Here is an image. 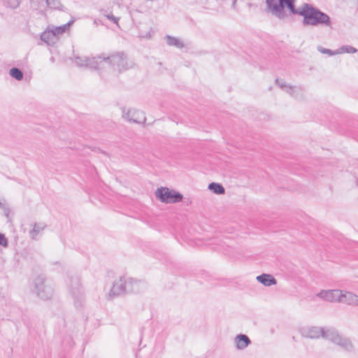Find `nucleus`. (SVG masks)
Instances as JSON below:
<instances>
[{"label":"nucleus","mask_w":358,"mask_h":358,"mask_svg":"<svg viewBox=\"0 0 358 358\" xmlns=\"http://www.w3.org/2000/svg\"><path fill=\"white\" fill-rule=\"evenodd\" d=\"M285 7L289 10L291 15L302 16L303 17V24L304 26L322 25L329 27L331 24L329 16L312 4L304 3L301 7L296 8L295 3H292Z\"/></svg>","instance_id":"f257e3e1"},{"label":"nucleus","mask_w":358,"mask_h":358,"mask_svg":"<svg viewBox=\"0 0 358 358\" xmlns=\"http://www.w3.org/2000/svg\"><path fill=\"white\" fill-rule=\"evenodd\" d=\"M68 290L73 299L74 306L77 309L82 308L85 303V293L78 274L69 273L66 281Z\"/></svg>","instance_id":"f03ea898"},{"label":"nucleus","mask_w":358,"mask_h":358,"mask_svg":"<svg viewBox=\"0 0 358 358\" xmlns=\"http://www.w3.org/2000/svg\"><path fill=\"white\" fill-rule=\"evenodd\" d=\"M97 59H101L100 64L105 62L112 66H117L119 71L128 69L127 56L124 52H117L109 56L102 54L97 57Z\"/></svg>","instance_id":"7ed1b4c3"},{"label":"nucleus","mask_w":358,"mask_h":358,"mask_svg":"<svg viewBox=\"0 0 358 358\" xmlns=\"http://www.w3.org/2000/svg\"><path fill=\"white\" fill-rule=\"evenodd\" d=\"M156 198L164 203H176L182 200L183 196L179 192L161 187L155 191Z\"/></svg>","instance_id":"20e7f679"},{"label":"nucleus","mask_w":358,"mask_h":358,"mask_svg":"<svg viewBox=\"0 0 358 358\" xmlns=\"http://www.w3.org/2000/svg\"><path fill=\"white\" fill-rule=\"evenodd\" d=\"M45 278L42 275L36 276L34 280V290L37 296L43 300L50 299L52 294V289L45 284Z\"/></svg>","instance_id":"39448f33"},{"label":"nucleus","mask_w":358,"mask_h":358,"mask_svg":"<svg viewBox=\"0 0 358 358\" xmlns=\"http://www.w3.org/2000/svg\"><path fill=\"white\" fill-rule=\"evenodd\" d=\"M123 117L134 123H144L146 118L143 111L136 109H129L123 113Z\"/></svg>","instance_id":"423d86ee"},{"label":"nucleus","mask_w":358,"mask_h":358,"mask_svg":"<svg viewBox=\"0 0 358 358\" xmlns=\"http://www.w3.org/2000/svg\"><path fill=\"white\" fill-rule=\"evenodd\" d=\"M324 330V328L318 327H303L300 329V333L303 337L317 339L322 337Z\"/></svg>","instance_id":"0eeeda50"},{"label":"nucleus","mask_w":358,"mask_h":358,"mask_svg":"<svg viewBox=\"0 0 358 358\" xmlns=\"http://www.w3.org/2000/svg\"><path fill=\"white\" fill-rule=\"evenodd\" d=\"M97 58L76 57V63L80 66H87L94 69H99L100 68V62H98Z\"/></svg>","instance_id":"6e6552de"},{"label":"nucleus","mask_w":358,"mask_h":358,"mask_svg":"<svg viewBox=\"0 0 358 358\" xmlns=\"http://www.w3.org/2000/svg\"><path fill=\"white\" fill-rule=\"evenodd\" d=\"M317 296L327 301H339L340 297V290L339 289H333V290H327V291H321Z\"/></svg>","instance_id":"1a4fd4ad"},{"label":"nucleus","mask_w":358,"mask_h":358,"mask_svg":"<svg viewBox=\"0 0 358 358\" xmlns=\"http://www.w3.org/2000/svg\"><path fill=\"white\" fill-rule=\"evenodd\" d=\"M339 302L345 303L351 306H357L358 296L350 292H346L343 294L342 291L340 290Z\"/></svg>","instance_id":"9d476101"},{"label":"nucleus","mask_w":358,"mask_h":358,"mask_svg":"<svg viewBox=\"0 0 358 358\" xmlns=\"http://www.w3.org/2000/svg\"><path fill=\"white\" fill-rule=\"evenodd\" d=\"M141 282L132 278H124L125 294L136 293L139 292Z\"/></svg>","instance_id":"9b49d317"},{"label":"nucleus","mask_w":358,"mask_h":358,"mask_svg":"<svg viewBox=\"0 0 358 358\" xmlns=\"http://www.w3.org/2000/svg\"><path fill=\"white\" fill-rule=\"evenodd\" d=\"M124 277H120L118 280H116L110 289V295L115 296L125 294V289L124 286Z\"/></svg>","instance_id":"f8f14e48"},{"label":"nucleus","mask_w":358,"mask_h":358,"mask_svg":"<svg viewBox=\"0 0 358 358\" xmlns=\"http://www.w3.org/2000/svg\"><path fill=\"white\" fill-rule=\"evenodd\" d=\"M234 343L238 350H244L251 344V341L247 335L241 334L235 337Z\"/></svg>","instance_id":"ddd939ff"},{"label":"nucleus","mask_w":358,"mask_h":358,"mask_svg":"<svg viewBox=\"0 0 358 358\" xmlns=\"http://www.w3.org/2000/svg\"><path fill=\"white\" fill-rule=\"evenodd\" d=\"M267 8L271 13L278 18L279 13L282 10V5L280 0H265Z\"/></svg>","instance_id":"4468645a"},{"label":"nucleus","mask_w":358,"mask_h":358,"mask_svg":"<svg viewBox=\"0 0 358 358\" xmlns=\"http://www.w3.org/2000/svg\"><path fill=\"white\" fill-rule=\"evenodd\" d=\"M257 280L266 287L277 284L276 279L271 274L262 273L257 277Z\"/></svg>","instance_id":"2eb2a0df"},{"label":"nucleus","mask_w":358,"mask_h":358,"mask_svg":"<svg viewBox=\"0 0 358 358\" xmlns=\"http://www.w3.org/2000/svg\"><path fill=\"white\" fill-rule=\"evenodd\" d=\"M341 337V335L339 334L338 331L334 329H330L327 330H324L322 338L330 341L331 342L336 344Z\"/></svg>","instance_id":"dca6fc26"},{"label":"nucleus","mask_w":358,"mask_h":358,"mask_svg":"<svg viewBox=\"0 0 358 358\" xmlns=\"http://www.w3.org/2000/svg\"><path fill=\"white\" fill-rule=\"evenodd\" d=\"M52 34V32L51 30L43 31L41 34V40L45 42L48 45H54L57 41V38H56L55 36Z\"/></svg>","instance_id":"f3484780"},{"label":"nucleus","mask_w":358,"mask_h":358,"mask_svg":"<svg viewBox=\"0 0 358 358\" xmlns=\"http://www.w3.org/2000/svg\"><path fill=\"white\" fill-rule=\"evenodd\" d=\"M275 83L281 88L285 89V91L291 94L292 96H295V94L299 93L301 92V89L298 87H292V86H287L286 85L282 80H280L278 78L275 80Z\"/></svg>","instance_id":"a211bd4d"},{"label":"nucleus","mask_w":358,"mask_h":358,"mask_svg":"<svg viewBox=\"0 0 358 358\" xmlns=\"http://www.w3.org/2000/svg\"><path fill=\"white\" fill-rule=\"evenodd\" d=\"M74 21L75 20L73 19L63 25L56 27L52 29V34H54L57 38L58 35L65 33L69 29V27L73 24Z\"/></svg>","instance_id":"6ab92c4d"},{"label":"nucleus","mask_w":358,"mask_h":358,"mask_svg":"<svg viewBox=\"0 0 358 358\" xmlns=\"http://www.w3.org/2000/svg\"><path fill=\"white\" fill-rule=\"evenodd\" d=\"M340 341L336 343V345H339L343 350L347 352H351L353 350L354 346L350 340L346 337H341Z\"/></svg>","instance_id":"aec40b11"},{"label":"nucleus","mask_w":358,"mask_h":358,"mask_svg":"<svg viewBox=\"0 0 358 358\" xmlns=\"http://www.w3.org/2000/svg\"><path fill=\"white\" fill-rule=\"evenodd\" d=\"M45 227L46 225L44 223H34L33 229L29 231L31 239L36 240L38 235L45 228Z\"/></svg>","instance_id":"412c9836"},{"label":"nucleus","mask_w":358,"mask_h":358,"mask_svg":"<svg viewBox=\"0 0 358 358\" xmlns=\"http://www.w3.org/2000/svg\"><path fill=\"white\" fill-rule=\"evenodd\" d=\"M164 38L169 46H175L178 48H182L184 47L183 43L178 38L166 35Z\"/></svg>","instance_id":"4be33fe9"},{"label":"nucleus","mask_w":358,"mask_h":358,"mask_svg":"<svg viewBox=\"0 0 358 358\" xmlns=\"http://www.w3.org/2000/svg\"><path fill=\"white\" fill-rule=\"evenodd\" d=\"M45 6L50 9L64 11L65 7L62 4L59 0H46Z\"/></svg>","instance_id":"5701e85b"},{"label":"nucleus","mask_w":358,"mask_h":358,"mask_svg":"<svg viewBox=\"0 0 358 358\" xmlns=\"http://www.w3.org/2000/svg\"><path fill=\"white\" fill-rule=\"evenodd\" d=\"M208 189L216 194H223L225 192V189L222 185L217 182H210L208 185Z\"/></svg>","instance_id":"b1692460"},{"label":"nucleus","mask_w":358,"mask_h":358,"mask_svg":"<svg viewBox=\"0 0 358 358\" xmlns=\"http://www.w3.org/2000/svg\"><path fill=\"white\" fill-rule=\"evenodd\" d=\"M10 76L16 79L17 80H21L23 78V72L22 70L17 67H13L10 69L9 71Z\"/></svg>","instance_id":"393cba45"},{"label":"nucleus","mask_w":358,"mask_h":358,"mask_svg":"<svg viewBox=\"0 0 358 358\" xmlns=\"http://www.w3.org/2000/svg\"><path fill=\"white\" fill-rule=\"evenodd\" d=\"M3 5L6 8L15 9L18 8L21 3L22 0H1Z\"/></svg>","instance_id":"a878e982"},{"label":"nucleus","mask_w":358,"mask_h":358,"mask_svg":"<svg viewBox=\"0 0 358 358\" xmlns=\"http://www.w3.org/2000/svg\"><path fill=\"white\" fill-rule=\"evenodd\" d=\"M46 0H30L31 7L35 10H41L45 8Z\"/></svg>","instance_id":"bb28decb"},{"label":"nucleus","mask_w":358,"mask_h":358,"mask_svg":"<svg viewBox=\"0 0 358 358\" xmlns=\"http://www.w3.org/2000/svg\"><path fill=\"white\" fill-rule=\"evenodd\" d=\"M357 52V49L348 45H342L338 48V54L341 53H356Z\"/></svg>","instance_id":"cd10ccee"},{"label":"nucleus","mask_w":358,"mask_h":358,"mask_svg":"<svg viewBox=\"0 0 358 358\" xmlns=\"http://www.w3.org/2000/svg\"><path fill=\"white\" fill-rule=\"evenodd\" d=\"M280 3L282 5V10L279 13V19H283L285 17V6L295 3V0H280Z\"/></svg>","instance_id":"c85d7f7f"},{"label":"nucleus","mask_w":358,"mask_h":358,"mask_svg":"<svg viewBox=\"0 0 358 358\" xmlns=\"http://www.w3.org/2000/svg\"><path fill=\"white\" fill-rule=\"evenodd\" d=\"M317 50L319 52H320L321 53H322V54H327L329 56H333V55L338 54V49H337L335 51H333V50H331L330 49L324 48H323L322 46H318L317 47Z\"/></svg>","instance_id":"c756f323"},{"label":"nucleus","mask_w":358,"mask_h":358,"mask_svg":"<svg viewBox=\"0 0 358 358\" xmlns=\"http://www.w3.org/2000/svg\"><path fill=\"white\" fill-rule=\"evenodd\" d=\"M0 245L6 248L8 245V241L7 238L3 234L0 233Z\"/></svg>","instance_id":"7c9ffc66"},{"label":"nucleus","mask_w":358,"mask_h":358,"mask_svg":"<svg viewBox=\"0 0 358 358\" xmlns=\"http://www.w3.org/2000/svg\"><path fill=\"white\" fill-rule=\"evenodd\" d=\"M104 16L107 19L111 20L113 23H115V24H117L118 23L119 18L116 17L113 14H105Z\"/></svg>","instance_id":"2f4dec72"},{"label":"nucleus","mask_w":358,"mask_h":358,"mask_svg":"<svg viewBox=\"0 0 358 358\" xmlns=\"http://www.w3.org/2000/svg\"><path fill=\"white\" fill-rule=\"evenodd\" d=\"M9 213H10L9 209H6V210H4V214H5V215H6L7 217L9 216Z\"/></svg>","instance_id":"473e14b6"},{"label":"nucleus","mask_w":358,"mask_h":358,"mask_svg":"<svg viewBox=\"0 0 358 358\" xmlns=\"http://www.w3.org/2000/svg\"><path fill=\"white\" fill-rule=\"evenodd\" d=\"M94 24H98V20H95L94 22Z\"/></svg>","instance_id":"72a5a7b5"},{"label":"nucleus","mask_w":358,"mask_h":358,"mask_svg":"<svg viewBox=\"0 0 358 358\" xmlns=\"http://www.w3.org/2000/svg\"><path fill=\"white\" fill-rule=\"evenodd\" d=\"M236 0H234L233 4L234 5L236 3Z\"/></svg>","instance_id":"f704fd0d"},{"label":"nucleus","mask_w":358,"mask_h":358,"mask_svg":"<svg viewBox=\"0 0 358 358\" xmlns=\"http://www.w3.org/2000/svg\"><path fill=\"white\" fill-rule=\"evenodd\" d=\"M357 305H358V303H357Z\"/></svg>","instance_id":"c9c22d12"}]
</instances>
